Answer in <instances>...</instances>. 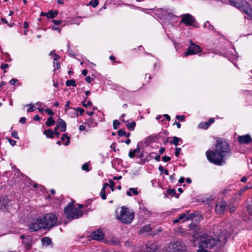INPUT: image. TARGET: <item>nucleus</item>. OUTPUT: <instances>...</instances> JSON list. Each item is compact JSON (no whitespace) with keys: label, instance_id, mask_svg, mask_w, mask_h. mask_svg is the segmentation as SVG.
I'll return each instance as SVG.
<instances>
[{"label":"nucleus","instance_id":"f257e3e1","mask_svg":"<svg viewBox=\"0 0 252 252\" xmlns=\"http://www.w3.org/2000/svg\"><path fill=\"white\" fill-rule=\"evenodd\" d=\"M189 230L188 234L192 235V240L194 243L198 242L199 245L197 252H210L206 249L217 250L221 247V244L220 239H216L205 233L199 234L200 228L195 223H191L189 225Z\"/></svg>","mask_w":252,"mask_h":252},{"label":"nucleus","instance_id":"f03ea898","mask_svg":"<svg viewBox=\"0 0 252 252\" xmlns=\"http://www.w3.org/2000/svg\"><path fill=\"white\" fill-rule=\"evenodd\" d=\"M208 160L216 165H221L225 163V158L231 156L229 144L224 140H217L214 151L208 150L206 153Z\"/></svg>","mask_w":252,"mask_h":252},{"label":"nucleus","instance_id":"7ed1b4c3","mask_svg":"<svg viewBox=\"0 0 252 252\" xmlns=\"http://www.w3.org/2000/svg\"><path fill=\"white\" fill-rule=\"evenodd\" d=\"M134 218V213L130 211L128 208L122 206L121 208L120 214L117 216V219L122 223L129 224H130Z\"/></svg>","mask_w":252,"mask_h":252},{"label":"nucleus","instance_id":"20e7f679","mask_svg":"<svg viewBox=\"0 0 252 252\" xmlns=\"http://www.w3.org/2000/svg\"><path fill=\"white\" fill-rule=\"evenodd\" d=\"M64 213L68 219H76L81 217L83 213L78 208L73 207V204L69 203L64 209Z\"/></svg>","mask_w":252,"mask_h":252},{"label":"nucleus","instance_id":"39448f33","mask_svg":"<svg viewBox=\"0 0 252 252\" xmlns=\"http://www.w3.org/2000/svg\"><path fill=\"white\" fill-rule=\"evenodd\" d=\"M230 4L244 12L247 15H250L252 13V9L250 4L245 1L243 3L242 0H229Z\"/></svg>","mask_w":252,"mask_h":252},{"label":"nucleus","instance_id":"423d86ee","mask_svg":"<svg viewBox=\"0 0 252 252\" xmlns=\"http://www.w3.org/2000/svg\"><path fill=\"white\" fill-rule=\"evenodd\" d=\"M43 220L44 228H51L57 223V216L53 213L46 214L42 219Z\"/></svg>","mask_w":252,"mask_h":252},{"label":"nucleus","instance_id":"0eeeda50","mask_svg":"<svg viewBox=\"0 0 252 252\" xmlns=\"http://www.w3.org/2000/svg\"><path fill=\"white\" fill-rule=\"evenodd\" d=\"M29 228L31 231H36L41 228H44L43 220L42 219L33 220L32 222L29 224Z\"/></svg>","mask_w":252,"mask_h":252},{"label":"nucleus","instance_id":"6e6552de","mask_svg":"<svg viewBox=\"0 0 252 252\" xmlns=\"http://www.w3.org/2000/svg\"><path fill=\"white\" fill-rule=\"evenodd\" d=\"M190 45L188 48V51L185 54L186 56L190 55L196 54L202 51L201 48L192 42V40H190Z\"/></svg>","mask_w":252,"mask_h":252},{"label":"nucleus","instance_id":"1a4fd4ad","mask_svg":"<svg viewBox=\"0 0 252 252\" xmlns=\"http://www.w3.org/2000/svg\"><path fill=\"white\" fill-rule=\"evenodd\" d=\"M227 206V202L223 199L217 203L215 206V211L217 214L222 215L224 213Z\"/></svg>","mask_w":252,"mask_h":252},{"label":"nucleus","instance_id":"9d476101","mask_svg":"<svg viewBox=\"0 0 252 252\" xmlns=\"http://www.w3.org/2000/svg\"><path fill=\"white\" fill-rule=\"evenodd\" d=\"M181 22L186 25L195 26L193 24L195 22V19L190 14H185L182 15Z\"/></svg>","mask_w":252,"mask_h":252},{"label":"nucleus","instance_id":"9b49d317","mask_svg":"<svg viewBox=\"0 0 252 252\" xmlns=\"http://www.w3.org/2000/svg\"><path fill=\"white\" fill-rule=\"evenodd\" d=\"M173 252H186L187 248L186 245L181 242H176L173 245Z\"/></svg>","mask_w":252,"mask_h":252},{"label":"nucleus","instance_id":"f8f14e48","mask_svg":"<svg viewBox=\"0 0 252 252\" xmlns=\"http://www.w3.org/2000/svg\"><path fill=\"white\" fill-rule=\"evenodd\" d=\"M237 140L241 144H249L252 142V138L249 134H246L245 135L239 136L237 137Z\"/></svg>","mask_w":252,"mask_h":252},{"label":"nucleus","instance_id":"ddd939ff","mask_svg":"<svg viewBox=\"0 0 252 252\" xmlns=\"http://www.w3.org/2000/svg\"><path fill=\"white\" fill-rule=\"evenodd\" d=\"M10 200L7 197H0V208L3 211H6L8 209Z\"/></svg>","mask_w":252,"mask_h":252},{"label":"nucleus","instance_id":"4468645a","mask_svg":"<svg viewBox=\"0 0 252 252\" xmlns=\"http://www.w3.org/2000/svg\"><path fill=\"white\" fill-rule=\"evenodd\" d=\"M104 235L103 231L100 229L94 231L91 235L93 239L97 241L102 240L104 238Z\"/></svg>","mask_w":252,"mask_h":252},{"label":"nucleus","instance_id":"2eb2a0df","mask_svg":"<svg viewBox=\"0 0 252 252\" xmlns=\"http://www.w3.org/2000/svg\"><path fill=\"white\" fill-rule=\"evenodd\" d=\"M58 128H61V131L62 132H64L66 129V125L65 121L61 118L58 119L57 121V126Z\"/></svg>","mask_w":252,"mask_h":252},{"label":"nucleus","instance_id":"dca6fc26","mask_svg":"<svg viewBox=\"0 0 252 252\" xmlns=\"http://www.w3.org/2000/svg\"><path fill=\"white\" fill-rule=\"evenodd\" d=\"M140 152V146L138 145L137 148L133 150H130L128 154V156L130 158H133L136 153H139Z\"/></svg>","mask_w":252,"mask_h":252},{"label":"nucleus","instance_id":"f3484780","mask_svg":"<svg viewBox=\"0 0 252 252\" xmlns=\"http://www.w3.org/2000/svg\"><path fill=\"white\" fill-rule=\"evenodd\" d=\"M42 244L45 246H49L51 244V239L48 237H45L41 239Z\"/></svg>","mask_w":252,"mask_h":252},{"label":"nucleus","instance_id":"a211bd4d","mask_svg":"<svg viewBox=\"0 0 252 252\" xmlns=\"http://www.w3.org/2000/svg\"><path fill=\"white\" fill-rule=\"evenodd\" d=\"M199 215L198 211H195L187 215L186 220H190L193 219L195 217H197Z\"/></svg>","mask_w":252,"mask_h":252},{"label":"nucleus","instance_id":"6ab92c4d","mask_svg":"<svg viewBox=\"0 0 252 252\" xmlns=\"http://www.w3.org/2000/svg\"><path fill=\"white\" fill-rule=\"evenodd\" d=\"M173 140L170 141L169 143L171 144H174L175 146H177L179 145L180 142L182 141V139L176 136H174L173 137Z\"/></svg>","mask_w":252,"mask_h":252},{"label":"nucleus","instance_id":"aec40b11","mask_svg":"<svg viewBox=\"0 0 252 252\" xmlns=\"http://www.w3.org/2000/svg\"><path fill=\"white\" fill-rule=\"evenodd\" d=\"M43 133L48 138H54V133L51 129H48L47 130H45L44 131Z\"/></svg>","mask_w":252,"mask_h":252},{"label":"nucleus","instance_id":"412c9836","mask_svg":"<svg viewBox=\"0 0 252 252\" xmlns=\"http://www.w3.org/2000/svg\"><path fill=\"white\" fill-rule=\"evenodd\" d=\"M55 124V121L53 119L52 117H50L48 118L47 121L45 123V125L47 126L50 127L53 126Z\"/></svg>","mask_w":252,"mask_h":252},{"label":"nucleus","instance_id":"4be33fe9","mask_svg":"<svg viewBox=\"0 0 252 252\" xmlns=\"http://www.w3.org/2000/svg\"><path fill=\"white\" fill-rule=\"evenodd\" d=\"M152 230V227L150 224L145 225L142 227L140 229V232H150Z\"/></svg>","mask_w":252,"mask_h":252},{"label":"nucleus","instance_id":"5701e85b","mask_svg":"<svg viewBox=\"0 0 252 252\" xmlns=\"http://www.w3.org/2000/svg\"><path fill=\"white\" fill-rule=\"evenodd\" d=\"M132 193L134 195H137L138 192L136 189L131 188L129 189V191L126 192V194L128 196H131Z\"/></svg>","mask_w":252,"mask_h":252},{"label":"nucleus","instance_id":"b1692460","mask_svg":"<svg viewBox=\"0 0 252 252\" xmlns=\"http://www.w3.org/2000/svg\"><path fill=\"white\" fill-rule=\"evenodd\" d=\"M87 98H88V97H86V98H84V100L81 102L83 106L85 108H87L88 107L92 106L93 105V103L90 100H89L87 102V104H86V102H87Z\"/></svg>","mask_w":252,"mask_h":252},{"label":"nucleus","instance_id":"393cba45","mask_svg":"<svg viewBox=\"0 0 252 252\" xmlns=\"http://www.w3.org/2000/svg\"><path fill=\"white\" fill-rule=\"evenodd\" d=\"M166 194H169L172 196H175L176 198H178L179 194L176 195V191L174 189H168L166 190Z\"/></svg>","mask_w":252,"mask_h":252},{"label":"nucleus","instance_id":"a878e982","mask_svg":"<svg viewBox=\"0 0 252 252\" xmlns=\"http://www.w3.org/2000/svg\"><path fill=\"white\" fill-rule=\"evenodd\" d=\"M65 85L67 87L73 86L76 87V84L75 81L74 79L68 80L66 81Z\"/></svg>","mask_w":252,"mask_h":252},{"label":"nucleus","instance_id":"bb28decb","mask_svg":"<svg viewBox=\"0 0 252 252\" xmlns=\"http://www.w3.org/2000/svg\"><path fill=\"white\" fill-rule=\"evenodd\" d=\"M135 126L136 123L134 121H133L131 123H128L126 125V127L129 130H133Z\"/></svg>","mask_w":252,"mask_h":252},{"label":"nucleus","instance_id":"cd10ccee","mask_svg":"<svg viewBox=\"0 0 252 252\" xmlns=\"http://www.w3.org/2000/svg\"><path fill=\"white\" fill-rule=\"evenodd\" d=\"M209 127V126L207 122H202L199 124L198 127L200 128L207 129Z\"/></svg>","mask_w":252,"mask_h":252},{"label":"nucleus","instance_id":"c85d7f7f","mask_svg":"<svg viewBox=\"0 0 252 252\" xmlns=\"http://www.w3.org/2000/svg\"><path fill=\"white\" fill-rule=\"evenodd\" d=\"M98 4V0H92L90 1L89 3V5L93 6V7H96Z\"/></svg>","mask_w":252,"mask_h":252},{"label":"nucleus","instance_id":"c756f323","mask_svg":"<svg viewBox=\"0 0 252 252\" xmlns=\"http://www.w3.org/2000/svg\"><path fill=\"white\" fill-rule=\"evenodd\" d=\"M120 125V122L117 120H115L113 121V127L115 129H117L119 127V126Z\"/></svg>","mask_w":252,"mask_h":252},{"label":"nucleus","instance_id":"7c9ffc66","mask_svg":"<svg viewBox=\"0 0 252 252\" xmlns=\"http://www.w3.org/2000/svg\"><path fill=\"white\" fill-rule=\"evenodd\" d=\"M117 133L119 136H125L126 135V132L124 129H120L118 131Z\"/></svg>","mask_w":252,"mask_h":252},{"label":"nucleus","instance_id":"2f4dec72","mask_svg":"<svg viewBox=\"0 0 252 252\" xmlns=\"http://www.w3.org/2000/svg\"><path fill=\"white\" fill-rule=\"evenodd\" d=\"M28 105L30 106V107L27 109L28 112H32L34 110L35 106L34 104H30Z\"/></svg>","mask_w":252,"mask_h":252},{"label":"nucleus","instance_id":"473e14b6","mask_svg":"<svg viewBox=\"0 0 252 252\" xmlns=\"http://www.w3.org/2000/svg\"><path fill=\"white\" fill-rule=\"evenodd\" d=\"M247 210L249 213L252 215V202L247 205Z\"/></svg>","mask_w":252,"mask_h":252},{"label":"nucleus","instance_id":"72a5a7b5","mask_svg":"<svg viewBox=\"0 0 252 252\" xmlns=\"http://www.w3.org/2000/svg\"><path fill=\"white\" fill-rule=\"evenodd\" d=\"M236 209V206L235 205H232L229 207V212L230 213L232 214L234 213Z\"/></svg>","mask_w":252,"mask_h":252},{"label":"nucleus","instance_id":"f704fd0d","mask_svg":"<svg viewBox=\"0 0 252 252\" xmlns=\"http://www.w3.org/2000/svg\"><path fill=\"white\" fill-rule=\"evenodd\" d=\"M54 67L56 68V69H58L59 68H60V62L58 61H54Z\"/></svg>","mask_w":252,"mask_h":252},{"label":"nucleus","instance_id":"c9c22d12","mask_svg":"<svg viewBox=\"0 0 252 252\" xmlns=\"http://www.w3.org/2000/svg\"><path fill=\"white\" fill-rule=\"evenodd\" d=\"M45 112L47 113L48 115L50 116H53L54 115V113L53 112V111L50 109L48 108L45 110Z\"/></svg>","mask_w":252,"mask_h":252},{"label":"nucleus","instance_id":"e433bc0d","mask_svg":"<svg viewBox=\"0 0 252 252\" xmlns=\"http://www.w3.org/2000/svg\"><path fill=\"white\" fill-rule=\"evenodd\" d=\"M82 169L86 171H89V168L87 163H84L82 166Z\"/></svg>","mask_w":252,"mask_h":252},{"label":"nucleus","instance_id":"4c0bfd02","mask_svg":"<svg viewBox=\"0 0 252 252\" xmlns=\"http://www.w3.org/2000/svg\"><path fill=\"white\" fill-rule=\"evenodd\" d=\"M48 18H54L53 10H50L48 12Z\"/></svg>","mask_w":252,"mask_h":252},{"label":"nucleus","instance_id":"58836bf2","mask_svg":"<svg viewBox=\"0 0 252 252\" xmlns=\"http://www.w3.org/2000/svg\"><path fill=\"white\" fill-rule=\"evenodd\" d=\"M110 183V187L111 188L112 191L114 190L115 183L111 180H109Z\"/></svg>","mask_w":252,"mask_h":252},{"label":"nucleus","instance_id":"ea45409f","mask_svg":"<svg viewBox=\"0 0 252 252\" xmlns=\"http://www.w3.org/2000/svg\"><path fill=\"white\" fill-rule=\"evenodd\" d=\"M59 128H58V126H56L54 129V131H53V133L54 134H56L57 135V136L58 137H59V135L60 134V133L58 132V130L59 129Z\"/></svg>","mask_w":252,"mask_h":252},{"label":"nucleus","instance_id":"a19ab883","mask_svg":"<svg viewBox=\"0 0 252 252\" xmlns=\"http://www.w3.org/2000/svg\"><path fill=\"white\" fill-rule=\"evenodd\" d=\"M11 135L13 137H14L15 139H19V138L18 135V133L16 131L12 132Z\"/></svg>","mask_w":252,"mask_h":252},{"label":"nucleus","instance_id":"79ce46f5","mask_svg":"<svg viewBox=\"0 0 252 252\" xmlns=\"http://www.w3.org/2000/svg\"><path fill=\"white\" fill-rule=\"evenodd\" d=\"M181 151V149L180 148H175V155L178 157L180 154V152Z\"/></svg>","mask_w":252,"mask_h":252},{"label":"nucleus","instance_id":"37998d69","mask_svg":"<svg viewBox=\"0 0 252 252\" xmlns=\"http://www.w3.org/2000/svg\"><path fill=\"white\" fill-rule=\"evenodd\" d=\"M8 140V141L9 142V143H10V144L12 146H14L16 144V141H15V140H12V139L9 138V137H7L6 138Z\"/></svg>","mask_w":252,"mask_h":252},{"label":"nucleus","instance_id":"c03bdc74","mask_svg":"<svg viewBox=\"0 0 252 252\" xmlns=\"http://www.w3.org/2000/svg\"><path fill=\"white\" fill-rule=\"evenodd\" d=\"M162 159L164 162H167V161H169L171 159V158L169 157L165 156L162 157Z\"/></svg>","mask_w":252,"mask_h":252},{"label":"nucleus","instance_id":"a18cd8bd","mask_svg":"<svg viewBox=\"0 0 252 252\" xmlns=\"http://www.w3.org/2000/svg\"><path fill=\"white\" fill-rule=\"evenodd\" d=\"M94 79L93 78H91L90 76H87L85 78V80L88 83H91L92 81H94Z\"/></svg>","mask_w":252,"mask_h":252},{"label":"nucleus","instance_id":"49530a36","mask_svg":"<svg viewBox=\"0 0 252 252\" xmlns=\"http://www.w3.org/2000/svg\"><path fill=\"white\" fill-rule=\"evenodd\" d=\"M176 118L181 121L185 119V116L184 115H177Z\"/></svg>","mask_w":252,"mask_h":252},{"label":"nucleus","instance_id":"de8ad7c7","mask_svg":"<svg viewBox=\"0 0 252 252\" xmlns=\"http://www.w3.org/2000/svg\"><path fill=\"white\" fill-rule=\"evenodd\" d=\"M52 22L55 25H60L62 23V21L61 20H53Z\"/></svg>","mask_w":252,"mask_h":252},{"label":"nucleus","instance_id":"09e8293b","mask_svg":"<svg viewBox=\"0 0 252 252\" xmlns=\"http://www.w3.org/2000/svg\"><path fill=\"white\" fill-rule=\"evenodd\" d=\"M9 65L8 64L6 63V64H2L0 66V68L2 69H5L6 68H7L8 67ZM4 72H6V71L5 70H4Z\"/></svg>","mask_w":252,"mask_h":252},{"label":"nucleus","instance_id":"8fccbe9b","mask_svg":"<svg viewBox=\"0 0 252 252\" xmlns=\"http://www.w3.org/2000/svg\"><path fill=\"white\" fill-rule=\"evenodd\" d=\"M100 194L102 199L104 200L106 199V195L105 192L101 191Z\"/></svg>","mask_w":252,"mask_h":252},{"label":"nucleus","instance_id":"3c124183","mask_svg":"<svg viewBox=\"0 0 252 252\" xmlns=\"http://www.w3.org/2000/svg\"><path fill=\"white\" fill-rule=\"evenodd\" d=\"M77 111H79L80 112V114L81 115H83V113L84 112L85 110L84 109L78 107L77 108Z\"/></svg>","mask_w":252,"mask_h":252},{"label":"nucleus","instance_id":"603ef678","mask_svg":"<svg viewBox=\"0 0 252 252\" xmlns=\"http://www.w3.org/2000/svg\"><path fill=\"white\" fill-rule=\"evenodd\" d=\"M19 122L23 124H26V118L25 117H22V118H21L20 119Z\"/></svg>","mask_w":252,"mask_h":252},{"label":"nucleus","instance_id":"864d4df0","mask_svg":"<svg viewBox=\"0 0 252 252\" xmlns=\"http://www.w3.org/2000/svg\"><path fill=\"white\" fill-rule=\"evenodd\" d=\"M179 233L182 235H186L187 234V232L186 231L183 230V229H180L179 231Z\"/></svg>","mask_w":252,"mask_h":252},{"label":"nucleus","instance_id":"5fc2aeb1","mask_svg":"<svg viewBox=\"0 0 252 252\" xmlns=\"http://www.w3.org/2000/svg\"><path fill=\"white\" fill-rule=\"evenodd\" d=\"M68 137H69V136L66 134H63L62 135V137L61 138V140L62 141H63L65 140V138L67 139Z\"/></svg>","mask_w":252,"mask_h":252},{"label":"nucleus","instance_id":"6e6d98bb","mask_svg":"<svg viewBox=\"0 0 252 252\" xmlns=\"http://www.w3.org/2000/svg\"><path fill=\"white\" fill-rule=\"evenodd\" d=\"M229 191H230V189H224L222 191V194H227L229 192Z\"/></svg>","mask_w":252,"mask_h":252},{"label":"nucleus","instance_id":"4d7b16f0","mask_svg":"<svg viewBox=\"0 0 252 252\" xmlns=\"http://www.w3.org/2000/svg\"><path fill=\"white\" fill-rule=\"evenodd\" d=\"M68 53L70 55H72L73 57H76V54L74 53L73 52V51L70 49H68Z\"/></svg>","mask_w":252,"mask_h":252},{"label":"nucleus","instance_id":"13d9d810","mask_svg":"<svg viewBox=\"0 0 252 252\" xmlns=\"http://www.w3.org/2000/svg\"><path fill=\"white\" fill-rule=\"evenodd\" d=\"M185 217H186V214L185 213H184V214H181L179 217L178 219L180 220H182V219H183L184 218H185Z\"/></svg>","mask_w":252,"mask_h":252},{"label":"nucleus","instance_id":"bf43d9fd","mask_svg":"<svg viewBox=\"0 0 252 252\" xmlns=\"http://www.w3.org/2000/svg\"><path fill=\"white\" fill-rule=\"evenodd\" d=\"M18 81V80L16 79H12L11 80H10V81H9V83L10 84H11V85H15V83Z\"/></svg>","mask_w":252,"mask_h":252},{"label":"nucleus","instance_id":"052dcab7","mask_svg":"<svg viewBox=\"0 0 252 252\" xmlns=\"http://www.w3.org/2000/svg\"><path fill=\"white\" fill-rule=\"evenodd\" d=\"M214 121H214V118H210V119L209 120L208 122H207V123L208 124V125H209V126H210V125H211L213 123H214Z\"/></svg>","mask_w":252,"mask_h":252},{"label":"nucleus","instance_id":"680f3d73","mask_svg":"<svg viewBox=\"0 0 252 252\" xmlns=\"http://www.w3.org/2000/svg\"><path fill=\"white\" fill-rule=\"evenodd\" d=\"M1 21L3 22L4 23L7 24L9 26H12V25H10L8 24V23L6 19L4 18H1Z\"/></svg>","mask_w":252,"mask_h":252},{"label":"nucleus","instance_id":"e2e57ef3","mask_svg":"<svg viewBox=\"0 0 252 252\" xmlns=\"http://www.w3.org/2000/svg\"><path fill=\"white\" fill-rule=\"evenodd\" d=\"M164 151H165V148L163 147H161L159 149V153L160 154L162 155L164 152Z\"/></svg>","mask_w":252,"mask_h":252},{"label":"nucleus","instance_id":"0e129e2a","mask_svg":"<svg viewBox=\"0 0 252 252\" xmlns=\"http://www.w3.org/2000/svg\"><path fill=\"white\" fill-rule=\"evenodd\" d=\"M174 125H176L178 128H180L181 126L180 123L176 121L174 123Z\"/></svg>","mask_w":252,"mask_h":252},{"label":"nucleus","instance_id":"69168bd1","mask_svg":"<svg viewBox=\"0 0 252 252\" xmlns=\"http://www.w3.org/2000/svg\"><path fill=\"white\" fill-rule=\"evenodd\" d=\"M33 119L35 121H38L40 119V117L39 116V115H36L34 117Z\"/></svg>","mask_w":252,"mask_h":252},{"label":"nucleus","instance_id":"338daca9","mask_svg":"<svg viewBox=\"0 0 252 252\" xmlns=\"http://www.w3.org/2000/svg\"><path fill=\"white\" fill-rule=\"evenodd\" d=\"M82 73L83 75L86 76L88 73V70L87 69H84L82 71Z\"/></svg>","mask_w":252,"mask_h":252},{"label":"nucleus","instance_id":"774afa93","mask_svg":"<svg viewBox=\"0 0 252 252\" xmlns=\"http://www.w3.org/2000/svg\"><path fill=\"white\" fill-rule=\"evenodd\" d=\"M60 59V56L56 54H55V58H54V61H58V60Z\"/></svg>","mask_w":252,"mask_h":252}]
</instances>
